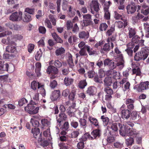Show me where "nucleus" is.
Here are the masks:
<instances>
[{
	"instance_id": "nucleus-15",
	"label": "nucleus",
	"mask_w": 149,
	"mask_h": 149,
	"mask_svg": "<svg viewBox=\"0 0 149 149\" xmlns=\"http://www.w3.org/2000/svg\"><path fill=\"white\" fill-rule=\"evenodd\" d=\"M59 118H56L57 122L59 123L58 125L60 126L61 125V122L63 120H65L67 118V115L64 113H60L58 115Z\"/></svg>"
},
{
	"instance_id": "nucleus-25",
	"label": "nucleus",
	"mask_w": 149,
	"mask_h": 149,
	"mask_svg": "<svg viewBox=\"0 0 149 149\" xmlns=\"http://www.w3.org/2000/svg\"><path fill=\"white\" fill-rule=\"evenodd\" d=\"M141 13L147 15L149 13V7L145 4H143L141 7Z\"/></svg>"
},
{
	"instance_id": "nucleus-39",
	"label": "nucleus",
	"mask_w": 149,
	"mask_h": 149,
	"mask_svg": "<svg viewBox=\"0 0 149 149\" xmlns=\"http://www.w3.org/2000/svg\"><path fill=\"white\" fill-rule=\"evenodd\" d=\"M104 91L106 93L109 95H111L113 93V90L109 86H107L105 87L104 88Z\"/></svg>"
},
{
	"instance_id": "nucleus-52",
	"label": "nucleus",
	"mask_w": 149,
	"mask_h": 149,
	"mask_svg": "<svg viewBox=\"0 0 149 149\" xmlns=\"http://www.w3.org/2000/svg\"><path fill=\"white\" fill-rule=\"evenodd\" d=\"M115 31L114 27H111L110 29H109L106 32V34L107 36H109L112 34V33Z\"/></svg>"
},
{
	"instance_id": "nucleus-19",
	"label": "nucleus",
	"mask_w": 149,
	"mask_h": 149,
	"mask_svg": "<svg viewBox=\"0 0 149 149\" xmlns=\"http://www.w3.org/2000/svg\"><path fill=\"white\" fill-rule=\"evenodd\" d=\"M144 16L141 14L138 13L137 14L132 17V19L133 24H135L138 22L139 20L143 18Z\"/></svg>"
},
{
	"instance_id": "nucleus-22",
	"label": "nucleus",
	"mask_w": 149,
	"mask_h": 149,
	"mask_svg": "<svg viewBox=\"0 0 149 149\" xmlns=\"http://www.w3.org/2000/svg\"><path fill=\"white\" fill-rule=\"evenodd\" d=\"M75 117H71L70 119L71 126L74 128H76L79 125V123Z\"/></svg>"
},
{
	"instance_id": "nucleus-48",
	"label": "nucleus",
	"mask_w": 149,
	"mask_h": 149,
	"mask_svg": "<svg viewBox=\"0 0 149 149\" xmlns=\"http://www.w3.org/2000/svg\"><path fill=\"white\" fill-rule=\"evenodd\" d=\"M132 38V42L133 43H138L139 42L140 39V38L139 37V36L137 35H135Z\"/></svg>"
},
{
	"instance_id": "nucleus-31",
	"label": "nucleus",
	"mask_w": 149,
	"mask_h": 149,
	"mask_svg": "<svg viewBox=\"0 0 149 149\" xmlns=\"http://www.w3.org/2000/svg\"><path fill=\"white\" fill-rule=\"evenodd\" d=\"M23 20L24 22H29L32 20V18L29 14L25 13L24 14Z\"/></svg>"
},
{
	"instance_id": "nucleus-9",
	"label": "nucleus",
	"mask_w": 149,
	"mask_h": 149,
	"mask_svg": "<svg viewBox=\"0 0 149 149\" xmlns=\"http://www.w3.org/2000/svg\"><path fill=\"white\" fill-rule=\"evenodd\" d=\"M126 8L128 14H132L136 11L137 7L134 3L132 2L127 6Z\"/></svg>"
},
{
	"instance_id": "nucleus-64",
	"label": "nucleus",
	"mask_w": 149,
	"mask_h": 149,
	"mask_svg": "<svg viewBox=\"0 0 149 149\" xmlns=\"http://www.w3.org/2000/svg\"><path fill=\"white\" fill-rule=\"evenodd\" d=\"M69 94H70L69 91L67 89L64 90L62 93V95L64 97L68 96Z\"/></svg>"
},
{
	"instance_id": "nucleus-24",
	"label": "nucleus",
	"mask_w": 149,
	"mask_h": 149,
	"mask_svg": "<svg viewBox=\"0 0 149 149\" xmlns=\"http://www.w3.org/2000/svg\"><path fill=\"white\" fill-rule=\"evenodd\" d=\"M79 37L80 39H87L89 38V33L88 32L83 31L79 33Z\"/></svg>"
},
{
	"instance_id": "nucleus-7",
	"label": "nucleus",
	"mask_w": 149,
	"mask_h": 149,
	"mask_svg": "<svg viewBox=\"0 0 149 149\" xmlns=\"http://www.w3.org/2000/svg\"><path fill=\"white\" fill-rule=\"evenodd\" d=\"M9 45L7 46L6 48V50L9 53H14L17 52V43L13 40L12 41H9Z\"/></svg>"
},
{
	"instance_id": "nucleus-58",
	"label": "nucleus",
	"mask_w": 149,
	"mask_h": 149,
	"mask_svg": "<svg viewBox=\"0 0 149 149\" xmlns=\"http://www.w3.org/2000/svg\"><path fill=\"white\" fill-rule=\"evenodd\" d=\"M54 65L55 67L57 68L61 67L62 66V64L61 62L58 60H56L54 62Z\"/></svg>"
},
{
	"instance_id": "nucleus-6",
	"label": "nucleus",
	"mask_w": 149,
	"mask_h": 149,
	"mask_svg": "<svg viewBox=\"0 0 149 149\" xmlns=\"http://www.w3.org/2000/svg\"><path fill=\"white\" fill-rule=\"evenodd\" d=\"M149 82L148 81L145 82H141L139 85L135 86L134 89H136L139 92L143 91L148 89L149 88Z\"/></svg>"
},
{
	"instance_id": "nucleus-30",
	"label": "nucleus",
	"mask_w": 149,
	"mask_h": 149,
	"mask_svg": "<svg viewBox=\"0 0 149 149\" xmlns=\"http://www.w3.org/2000/svg\"><path fill=\"white\" fill-rule=\"evenodd\" d=\"M35 72L37 76L40 75V70L41 68V64L40 63H36Z\"/></svg>"
},
{
	"instance_id": "nucleus-27",
	"label": "nucleus",
	"mask_w": 149,
	"mask_h": 149,
	"mask_svg": "<svg viewBox=\"0 0 149 149\" xmlns=\"http://www.w3.org/2000/svg\"><path fill=\"white\" fill-rule=\"evenodd\" d=\"M104 85L107 86H110L113 82L112 78L111 77L107 76L105 78L104 80Z\"/></svg>"
},
{
	"instance_id": "nucleus-20",
	"label": "nucleus",
	"mask_w": 149,
	"mask_h": 149,
	"mask_svg": "<svg viewBox=\"0 0 149 149\" xmlns=\"http://www.w3.org/2000/svg\"><path fill=\"white\" fill-rule=\"evenodd\" d=\"M97 92L96 88L94 86H91L88 88L86 91L87 93L90 96H93Z\"/></svg>"
},
{
	"instance_id": "nucleus-46",
	"label": "nucleus",
	"mask_w": 149,
	"mask_h": 149,
	"mask_svg": "<svg viewBox=\"0 0 149 149\" xmlns=\"http://www.w3.org/2000/svg\"><path fill=\"white\" fill-rule=\"evenodd\" d=\"M79 122L80 126L84 127H86L87 121L85 119L81 118L79 120Z\"/></svg>"
},
{
	"instance_id": "nucleus-40",
	"label": "nucleus",
	"mask_w": 149,
	"mask_h": 149,
	"mask_svg": "<svg viewBox=\"0 0 149 149\" xmlns=\"http://www.w3.org/2000/svg\"><path fill=\"white\" fill-rule=\"evenodd\" d=\"M102 76L101 75H99V77L97 75L94 78V81L97 83L101 84L102 83Z\"/></svg>"
},
{
	"instance_id": "nucleus-62",
	"label": "nucleus",
	"mask_w": 149,
	"mask_h": 149,
	"mask_svg": "<svg viewBox=\"0 0 149 149\" xmlns=\"http://www.w3.org/2000/svg\"><path fill=\"white\" fill-rule=\"evenodd\" d=\"M66 27L68 30H69L73 28V24L70 21L68 20L67 22Z\"/></svg>"
},
{
	"instance_id": "nucleus-29",
	"label": "nucleus",
	"mask_w": 149,
	"mask_h": 149,
	"mask_svg": "<svg viewBox=\"0 0 149 149\" xmlns=\"http://www.w3.org/2000/svg\"><path fill=\"white\" fill-rule=\"evenodd\" d=\"M91 135L92 136L93 139H96L97 137H99L100 135V131L99 130H93L91 133Z\"/></svg>"
},
{
	"instance_id": "nucleus-43",
	"label": "nucleus",
	"mask_w": 149,
	"mask_h": 149,
	"mask_svg": "<svg viewBox=\"0 0 149 149\" xmlns=\"http://www.w3.org/2000/svg\"><path fill=\"white\" fill-rule=\"evenodd\" d=\"M73 81V80L72 79L68 77H65L64 80L65 84L67 86H69L72 84Z\"/></svg>"
},
{
	"instance_id": "nucleus-3",
	"label": "nucleus",
	"mask_w": 149,
	"mask_h": 149,
	"mask_svg": "<svg viewBox=\"0 0 149 149\" xmlns=\"http://www.w3.org/2000/svg\"><path fill=\"white\" fill-rule=\"evenodd\" d=\"M37 104V102H35L32 100H31L30 103L25 107V110L30 114H34L37 113L39 108L37 107L35 108V107L34 106Z\"/></svg>"
},
{
	"instance_id": "nucleus-54",
	"label": "nucleus",
	"mask_w": 149,
	"mask_h": 149,
	"mask_svg": "<svg viewBox=\"0 0 149 149\" xmlns=\"http://www.w3.org/2000/svg\"><path fill=\"white\" fill-rule=\"evenodd\" d=\"M101 119L102 120L104 124L106 125L108 123L109 120V118L107 117L102 116L101 117Z\"/></svg>"
},
{
	"instance_id": "nucleus-2",
	"label": "nucleus",
	"mask_w": 149,
	"mask_h": 149,
	"mask_svg": "<svg viewBox=\"0 0 149 149\" xmlns=\"http://www.w3.org/2000/svg\"><path fill=\"white\" fill-rule=\"evenodd\" d=\"M118 125L120 128L119 130L120 134L123 136H125L127 135L135 136L137 134V133L133 129L129 128H125L124 125L123 127L122 125L120 123H118Z\"/></svg>"
},
{
	"instance_id": "nucleus-17",
	"label": "nucleus",
	"mask_w": 149,
	"mask_h": 149,
	"mask_svg": "<svg viewBox=\"0 0 149 149\" xmlns=\"http://www.w3.org/2000/svg\"><path fill=\"white\" fill-rule=\"evenodd\" d=\"M58 70L57 68L52 65H50L48 66L47 70V72L48 74L52 73L56 74L58 73Z\"/></svg>"
},
{
	"instance_id": "nucleus-33",
	"label": "nucleus",
	"mask_w": 149,
	"mask_h": 149,
	"mask_svg": "<svg viewBox=\"0 0 149 149\" xmlns=\"http://www.w3.org/2000/svg\"><path fill=\"white\" fill-rule=\"evenodd\" d=\"M88 119V120L92 124L95 126H97L98 125V122L96 118L91 116H89Z\"/></svg>"
},
{
	"instance_id": "nucleus-35",
	"label": "nucleus",
	"mask_w": 149,
	"mask_h": 149,
	"mask_svg": "<svg viewBox=\"0 0 149 149\" xmlns=\"http://www.w3.org/2000/svg\"><path fill=\"white\" fill-rule=\"evenodd\" d=\"M65 50L64 49L61 47L57 49L55 51L56 55L57 56H60L65 53Z\"/></svg>"
},
{
	"instance_id": "nucleus-8",
	"label": "nucleus",
	"mask_w": 149,
	"mask_h": 149,
	"mask_svg": "<svg viewBox=\"0 0 149 149\" xmlns=\"http://www.w3.org/2000/svg\"><path fill=\"white\" fill-rule=\"evenodd\" d=\"M83 26H86L91 24L92 22V16L90 14H86L83 15Z\"/></svg>"
},
{
	"instance_id": "nucleus-47",
	"label": "nucleus",
	"mask_w": 149,
	"mask_h": 149,
	"mask_svg": "<svg viewBox=\"0 0 149 149\" xmlns=\"http://www.w3.org/2000/svg\"><path fill=\"white\" fill-rule=\"evenodd\" d=\"M77 149H84V141H80L77 144Z\"/></svg>"
},
{
	"instance_id": "nucleus-55",
	"label": "nucleus",
	"mask_w": 149,
	"mask_h": 149,
	"mask_svg": "<svg viewBox=\"0 0 149 149\" xmlns=\"http://www.w3.org/2000/svg\"><path fill=\"white\" fill-rule=\"evenodd\" d=\"M34 9L27 8L25 9V12L29 14H33L34 12Z\"/></svg>"
},
{
	"instance_id": "nucleus-36",
	"label": "nucleus",
	"mask_w": 149,
	"mask_h": 149,
	"mask_svg": "<svg viewBox=\"0 0 149 149\" xmlns=\"http://www.w3.org/2000/svg\"><path fill=\"white\" fill-rule=\"evenodd\" d=\"M76 95V90L75 89L72 90L68 96V97L69 99L71 100H73L75 98Z\"/></svg>"
},
{
	"instance_id": "nucleus-60",
	"label": "nucleus",
	"mask_w": 149,
	"mask_h": 149,
	"mask_svg": "<svg viewBox=\"0 0 149 149\" xmlns=\"http://www.w3.org/2000/svg\"><path fill=\"white\" fill-rule=\"evenodd\" d=\"M57 85V82L55 80H53L51 81L50 84V86L52 88H54Z\"/></svg>"
},
{
	"instance_id": "nucleus-45",
	"label": "nucleus",
	"mask_w": 149,
	"mask_h": 149,
	"mask_svg": "<svg viewBox=\"0 0 149 149\" xmlns=\"http://www.w3.org/2000/svg\"><path fill=\"white\" fill-rule=\"evenodd\" d=\"M104 17L106 19H110V13L109 12L108 8H104Z\"/></svg>"
},
{
	"instance_id": "nucleus-10",
	"label": "nucleus",
	"mask_w": 149,
	"mask_h": 149,
	"mask_svg": "<svg viewBox=\"0 0 149 149\" xmlns=\"http://www.w3.org/2000/svg\"><path fill=\"white\" fill-rule=\"evenodd\" d=\"M31 132L33 134L34 137L37 139L38 142H41L42 141L41 134L40 133V129L38 128L32 129Z\"/></svg>"
},
{
	"instance_id": "nucleus-4",
	"label": "nucleus",
	"mask_w": 149,
	"mask_h": 149,
	"mask_svg": "<svg viewBox=\"0 0 149 149\" xmlns=\"http://www.w3.org/2000/svg\"><path fill=\"white\" fill-rule=\"evenodd\" d=\"M146 50L143 49L136 53L134 57V60L136 61H139L141 59L145 60L148 57V55Z\"/></svg>"
},
{
	"instance_id": "nucleus-61",
	"label": "nucleus",
	"mask_w": 149,
	"mask_h": 149,
	"mask_svg": "<svg viewBox=\"0 0 149 149\" xmlns=\"http://www.w3.org/2000/svg\"><path fill=\"white\" fill-rule=\"evenodd\" d=\"M134 100L131 98H127L125 101V103L127 105L134 103Z\"/></svg>"
},
{
	"instance_id": "nucleus-63",
	"label": "nucleus",
	"mask_w": 149,
	"mask_h": 149,
	"mask_svg": "<svg viewBox=\"0 0 149 149\" xmlns=\"http://www.w3.org/2000/svg\"><path fill=\"white\" fill-rule=\"evenodd\" d=\"M79 134V132L78 131H74L71 133V137L72 138H75L78 136Z\"/></svg>"
},
{
	"instance_id": "nucleus-26",
	"label": "nucleus",
	"mask_w": 149,
	"mask_h": 149,
	"mask_svg": "<svg viewBox=\"0 0 149 149\" xmlns=\"http://www.w3.org/2000/svg\"><path fill=\"white\" fill-rule=\"evenodd\" d=\"M108 73L109 74L112 75L114 78L119 79V76L120 75V73L113 70H109Z\"/></svg>"
},
{
	"instance_id": "nucleus-49",
	"label": "nucleus",
	"mask_w": 149,
	"mask_h": 149,
	"mask_svg": "<svg viewBox=\"0 0 149 149\" xmlns=\"http://www.w3.org/2000/svg\"><path fill=\"white\" fill-rule=\"evenodd\" d=\"M14 39L13 38L10 39L9 37H8L7 40L5 39H3L2 40L1 42L3 44H6V45H9L10 43H9V40L10 41H12Z\"/></svg>"
},
{
	"instance_id": "nucleus-5",
	"label": "nucleus",
	"mask_w": 149,
	"mask_h": 149,
	"mask_svg": "<svg viewBox=\"0 0 149 149\" xmlns=\"http://www.w3.org/2000/svg\"><path fill=\"white\" fill-rule=\"evenodd\" d=\"M23 13L21 11H16L12 13L9 17V19L13 22L21 21L22 18Z\"/></svg>"
},
{
	"instance_id": "nucleus-53",
	"label": "nucleus",
	"mask_w": 149,
	"mask_h": 149,
	"mask_svg": "<svg viewBox=\"0 0 149 149\" xmlns=\"http://www.w3.org/2000/svg\"><path fill=\"white\" fill-rule=\"evenodd\" d=\"M27 102V100L25 98H22L18 101V104L20 106H22Z\"/></svg>"
},
{
	"instance_id": "nucleus-28",
	"label": "nucleus",
	"mask_w": 149,
	"mask_h": 149,
	"mask_svg": "<svg viewBox=\"0 0 149 149\" xmlns=\"http://www.w3.org/2000/svg\"><path fill=\"white\" fill-rule=\"evenodd\" d=\"M52 35L55 40L57 42L60 43H62L63 42V40L55 32L52 33Z\"/></svg>"
},
{
	"instance_id": "nucleus-57",
	"label": "nucleus",
	"mask_w": 149,
	"mask_h": 149,
	"mask_svg": "<svg viewBox=\"0 0 149 149\" xmlns=\"http://www.w3.org/2000/svg\"><path fill=\"white\" fill-rule=\"evenodd\" d=\"M139 117L138 113L136 111H133L131 113V118L132 120H134Z\"/></svg>"
},
{
	"instance_id": "nucleus-23",
	"label": "nucleus",
	"mask_w": 149,
	"mask_h": 149,
	"mask_svg": "<svg viewBox=\"0 0 149 149\" xmlns=\"http://www.w3.org/2000/svg\"><path fill=\"white\" fill-rule=\"evenodd\" d=\"M121 113L122 116L123 118L127 119L130 117V112L128 109L122 110Z\"/></svg>"
},
{
	"instance_id": "nucleus-34",
	"label": "nucleus",
	"mask_w": 149,
	"mask_h": 149,
	"mask_svg": "<svg viewBox=\"0 0 149 149\" xmlns=\"http://www.w3.org/2000/svg\"><path fill=\"white\" fill-rule=\"evenodd\" d=\"M84 48L87 50L89 55H91L95 54L96 52L93 50L92 48L88 46H85Z\"/></svg>"
},
{
	"instance_id": "nucleus-11",
	"label": "nucleus",
	"mask_w": 149,
	"mask_h": 149,
	"mask_svg": "<svg viewBox=\"0 0 149 149\" xmlns=\"http://www.w3.org/2000/svg\"><path fill=\"white\" fill-rule=\"evenodd\" d=\"M114 47L113 42L105 43L103 46V47L100 50V52L102 53H104L105 52H108Z\"/></svg>"
},
{
	"instance_id": "nucleus-13",
	"label": "nucleus",
	"mask_w": 149,
	"mask_h": 149,
	"mask_svg": "<svg viewBox=\"0 0 149 149\" xmlns=\"http://www.w3.org/2000/svg\"><path fill=\"white\" fill-rule=\"evenodd\" d=\"M41 123L42 125L41 128L43 129H46L47 127H49L51 125V122L45 118L41 119Z\"/></svg>"
},
{
	"instance_id": "nucleus-56",
	"label": "nucleus",
	"mask_w": 149,
	"mask_h": 149,
	"mask_svg": "<svg viewBox=\"0 0 149 149\" xmlns=\"http://www.w3.org/2000/svg\"><path fill=\"white\" fill-rule=\"evenodd\" d=\"M45 25H46L48 28L50 29H52V25L51 24L49 20L48 19V18H47L45 20Z\"/></svg>"
},
{
	"instance_id": "nucleus-21",
	"label": "nucleus",
	"mask_w": 149,
	"mask_h": 149,
	"mask_svg": "<svg viewBox=\"0 0 149 149\" xmlns=\"http://www.w3.org/2000/svg\"><path fill=\"white\" fill-rule=\"evenodd\" d=\"M123 22L120 21H117L115 22V24L116 26L119 29L122 28L123 27L126 28V26L128 24L126 20H124Z\"/></svg>"
},
{
	"instance_id": "nucleus-59",
	"label": "nucleus",
	"mask_w": 149,
	"mask_h": 149,
	"mask_svg": "<svg viewBox=\"0 0 149 149\" xmlns=\"http://www.w3.org/2000/svg\"><path fill=\"white\" fill-rule=\"evenodd\" d=\"M49 18L52 22V25L55 26L56 25V20L53 15L51 14L49 16Z\"/></svg>"
},
{
	"instance_id": "nucleus-32",
	"label": "nucleus",
	"mask_w": 149,
	"mask_h": 149,
	"mask_svg": "<svg viewBox=\"0 0 149 149\" xmlns=\"http://www.w3.org/2000/svg\"><path fill=\"white\" fill-rule=\"evenodd\" d=\"M88 138L90 140H93V137L91 136L88 133H86L85 134L82 136L81 139L82 141L84 142L86 141Z\"/></svg>"
},
{
	"instance_id": "nucleus-1",
	"label": "nucleus",
	"mask_w": 149,
	"mask_h": 149,
	"mask_svg": "<svg viewBox=\"0 0 149 149\" xmlns=\"http://www.w3.org/2000/svg\"><path fill=\"white\" fill-rule=\"evenodd\" d=\"M116 59L117 62L116 65H115V63L112 60L109 58L105 59L104 61V66H108L110 70H113L116 68V66H119L120 70L122 69L124 67V61L122 54L120 55Z\"/></svg>"
},
{
	"instance_id": "nucleus-14",
	"label": "nucleus",
	"mask_w": 149,
	"mask_h": 149,
	"mask_svg": "<svg viewBox=\"0 0 149 149\" xmlns=\"http://www.w3.org/2000/svg\"><path fill=\"white\" fill-rule=\"evenodd\" d=\"M119 83L120 84V86H122L121 85L124 84L123 88L124 91L128 90L130 88V84L129 82L127 81V78H123Z\"/></svg>"
},
{
	"instance_id": "nucleus-50",
	"label": "nucleus",
	"mask_w": 149,
	"mask_h": 149,
	"mask_svg": "<svg viewBox=\"0 0 149 149\" xmlns=\"http://www.w3.org/2000/svg\"><path fill=\"white\" fill-rule=\"evenodd\" d=\"M85 48H82L79 51V53L80 55L81 56H87V54L85 49Z\"/></svg>"
},
{
	"instance_id": "nucleus-12",
	"label": "nucleus",
	"mask_w": 149,
	"mask_h": 149,
	"mask_svg": "<svg viewBox=\"0 0 149 149\" xmlns=\"http://www.w3.org/2000/svg\"><path fill=\"white\" fill-rule=\"evenodd\" d=\"M61 96V92L59 90H55L52 91L50 96V98L53 101L57 100Z\"/></svg>"
},
{
	"instance_id": "nucleus-44",
	"label": "nucleus",
	"mask_w": 149,
	"mask_h": 149,
	"mask_svg": "<svg viewBox=\"0 0 149 149\" xmlns=\"http://www.w3.org/2000/svg\"><path fill=\"white\" fill-rule=\"evenodd\" d=\"M108 25L107 24L103 23L100 24L99 29L100 31H105Z\"/></svg>"
},
{
	"instance_id": "nucleus-37",
	"label": "nucleus",
	"mask_w": 149,
	"mask_h": 149,
	"mask_svg": "<svg viewBox=\"0 0 149 149\" xmlns=\"http://www.w3.org/2000/svg\"><path fill=\"white\" fill-rule=\"evenodd\" d=\"M42 50L40 49L39 50L36 52L35 55V58L37 61H39L42 56Z\"/></svg>"
},
{
	"instance_id": "nucleus-51",
	"label": "nucleus",
	"mask_w": 149,
	"mask_h": 149,
	"mask_svg": "<svg viewBox=\"0 0 149 149\" xmlns=\"http://www.w3.org/2000/svg\"><path fill=\"white\" fill-rule=\"evenodd\" d=\"M123 142H116L114 143V146L116 148H121L123 146Z\"/></svg>"
},
{
	"instance_id": "nucleus-41",
	"label": "nucleus",
	"mask_w": 149,
	"mask_h": 149,
	"mask_svg": "<svg viewBox=\"0 0 149 149\" xmlns=\"http://www.w3.org/2000/svg\"><path fill=\"white\" fill-rule=\"evenodd\" d=\"M134 142V140L133 138L129 137V138L126 139V144L128 146H131L133 144Z\"/></svg>"
},
{
	"instance_id": "nucleus-42",
	"label": "nucleus",
	"mask_w": 149,
	"mask_h": 149,
	"mask_svg": "<svg viewBox=\"0 0 149 149\" xmlns=\"http://www.w3.org/2000/svg\"><path fill=\"white\" fill-rule=\"evenodd\" d=\"M87 85V83L85 80L81 81L78 83V86L79 88L83 89Z\"/></svg>"
},
{
	"instance_id": "nucleus-18",
	"label": "nucleus",
	"mask_w": 149,
	"mask_h": 149,
	"mask_svg": "<svg viewBox=\"0 0 149 149\" xmlns=\"http://www.w3.org/2000/svg\"><path fill=\"white\" fill-rule=\"evenodd\" d=\"M127 30L128 31L129 38H131L135 36L136 33V31L134 29L130 27H127L126 28L125 31H127Z\"/></svg>"
},
{
	"instance_id": "nucleus-38",
	"label": "nucleus",
	"mask_w": 149,
	"mask_h": 149,
	"mask_svg": "<svg viewBox=\"0 0 149 149\" xmlns=\"http://www.w3.org/2000/svg\"><path fill=\"white\" fill-rule=\"evenodd\" d=\"M30 123L32 124V126L36 127L35 128H37L39 126V123L38 121L34 119L31 118Z\"/></svg>"
},
{
	"instance_id": "nucleus-16",
	"label": "nucleus",
	"mask_w": 149,
	"mask_h": 149,
	"mask_svg": "<svg viewBox=\"0 0 149 149\" xmlns=\"http://www.w3.org/2000/svg\"><path fill=\"white\" fill-rule=\"evenodd\" d=\"M90 7L91 8L94 9V10L96 12H97L100 10L99 3L95 0H93L92 1Z\"/></svg>"
}]
</instances>
